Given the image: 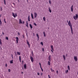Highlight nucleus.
Here are the masks:
<instances>
[{"mask_svg": "<svg viewBox=\"0 0 78 78\" xmlns=\"http://www.w3.org/2000/svg\"><path fill=\"white\" fill-rule=\"evenodd\" d=\"M66 56H67V54H66Z\"/></svg>", "mask_w": 78, "mask_h": 78, "instance_id": "obj_64", "label": "nucleus"}, {"mask_svg": "<svg viewBox=\"0 0 78 78\" xmlns=\"http://www.w3.org/2000/svg\"><path fill=\"white\" fill-rule=\"evenodd\" d=\"M19 22L20 23H22V20H21V19H20Z\"/></svg>", "mask_w": 78, "mask_h": 78, "instance_id": "obj_13", "label": "nucleus"}, {"mask_svg": "<svg viewBox=\"0 0 78 78\" xmlns=\"http://www.w3.org/2000/svg\"><path fill=\"white\" fill-rule=\"evenodd\" d=\"M4 2L5 5H6V1H5V0H4Z\"/></svg>", "mask_w": 78, "mask_h": 78, "instance_id": "obj_28", "label": "nucleus"}, {"mask_svg": "<svg viewBox=\"0 0 78 78\" xmlns=\"http://www.w3.org/2000/svg\"><path fill=\"white\" fill-rule=\"evenodd\" d=\"M7 66H8V65H7V64H5V67H7Z\"/></svg>", "mask_w": 78, "mask_h": 78, "instance_id": "obj_44", "label": "nucleus"}, {"mask_svg": "<svg viewBox=\"0 0 78 78\" xmlns=\"http://www.w3.org/2000/svg\"><path fill=\"white\" fill-rule=\"evenodd\" d=\"M18 35H19H19H20V33H19V32L18 33Z\"/></svg>", "mask_w": 78, "mask_h": 78, "instance_id": "obj_50", "label": "nucleus"}, {"mask_svg": "<svg viewBox=\"0 0 78 78\" xmlns=\"http://www.w3.org/2000/svg\"><path fill=\"white\" fill-rule=\"evenodd\" d=\"M4 21L5 23H6V19L5 18L4 19Z\"/></svg>", "mask_w": 78, "mask_h": 78, "instance_id": "obj_32", "label": "nucleus"}, {"mask_svg": "<svg viewBox=\"0 0 78 78\" xmlns=\"http://www.w3.org/2000/svg\"><path fill=\"white\" fill-rule=\"evenodd\" d=\"M41 71H42V72H43V69H41Z\"/></svg>", "mask_w": 78, "mask_h": 78, "instance_id": "obj_54", "label": "nucleus"}, {"mask_svg": "<svg viewBox=\"0 0 78 78\" xmlns=\"http://www.w3.org/2000/svg\"><path fill=\"white\" fill-rule=\"evenodd\" d=\"M27 25H26V27H27V28H28V21H27Z\"/></svg>", "mask_w": 78, "mask_h": 78, "instance_id": "obj_18", "label": "nucleus"}, {"mask_svg": "<svg viewBox=\"0 0 78 78\" xmlns=\"http://www.w3.org/2000/svg\"><path fill=\"white\" fill-rule=\"evenodd\" d=\"M11 55H12V57H13V55H12V54Z\"/></svg>", "mask_w": 78, "mask_h": 78, "instance_id": "obj_57", "label": "nucleus"}, {"mask_svg": "<svg viewBox=\"0 0 78 78\" xmlns=\"http://www.w3.org/2000/svg\"><path fill=\"white\" fill-rule=\"evenodd\" d=\"M63 58L64 59V60H66V57H65V56L64 55H63Z\"/></svg>", "mask_w": 78, "mask_h": 78, "instance_id": "obj_24", "label": "nucleus"}, {"mask_svg": "<svg viewBox=\"0 0 78 78\" xmlns=\"http://www.w3.org/2000/svg\"><path fill=\"white\" fill-rule=\"evenodd\" d=\"M68 25L70 27V28L72 27V24L71 23V22H70V20L69 21Z\"/></svg>", "mask_w": 78, "mask_h": 78, "instance_id": "obj_1", "label": "nucleus"}, {"mask_svg": "<svg viewBox=\"0 0 78 78\" xmlns=\"http://www.w3.org/2000/svg\"><path fill=\"white\" fill-rule=\"evenodd\" d=\"M39 65L41 66V63L39 62Z\"/></svg>", "mask_w": 78, "mask_h": 78, "instance_id": "obj_52", "label": "nucleus"}, {"mask_svg": "<svg viewBox=\"0 0 78 78\" xmlns=\"http://www.w3.org/2000/svg\"><path fill=\"white\" fill-rule=\"evenodd\" d=\"M75 17H76V19H77V18H78V14H76Z\"/></svg>", "mask_w": 78, "mask_h": 78, "instance_id": "obj_21", "label": "nucleus"}, {"mask_svg": "<svg viewBox=\"0 0 78 78\" xmlns=\"http://www.w3.org/2000/svg\"><path fill=\"white\" fill-rule=\"evenodd\" d=\"M48 77L49 78H51V77L49 75H48Z\"/></svg>", "mask_w": 78, "mask_h": 78, "instance_id": "obj_40", "label": "nucleus"}, {"mask_svg": "<svg viewBox=\"0 0 78 78\" xmlns=\"http://www.w3.org/2000/svg\"><path fill=\"white\" fill-rule=\"evenodd\" d=\"M17 55H20V52H17Z\"/></svg>", "mask_w": 78, "mask_h": 78, "instance_id": "obj_25", "label": "nucleus"}, {"mask_svg": "<svg viewBox=\"0 0 78 78\" xmlns=\"http://www.w3.org/2000/svg\"><path fill=\"white\" fill-rule=\"evenodd\" d=\"M12 15L14 17V18H16V17H17V14L16 13L15 14V16L14 15V13L12 12Z\"/></svg>", "mask_w": 78, "mask_h": 78, "instance_id": "obj_4", "label": "nucleus"}, {"mask_svg": "<svg viewBox=\"0 0 78 78\" xmlns=\"http://www.w3.org/2000/svg\"><path fill=\"white\" fill-rule=\"evenodd\" d=\"M24 23H25V22H24V21H23V24Z\"/></svg>", "mask_w": 78, "mask_h": 78, "instance_id": "obj_51", "label": "nucleus"}, {"mask_svg": "<svg viewBox=\"0 0 78 78\" xmlns=\"http://www.w3.org/2000/svg\"><path fill=\"white\" fill-rule=\"evenodd\" d=\"M0 25L1 26H2V21L0 19Z\"/></svg>", "mask_w": 78, "mask_h": 78, "instance_id": "obj_19", "label": "nucleus"}, {"mask_svg": "<svg viewBox=\"0 0 78 78\" xmlns=\"http://www.w3.org/2000/svg\"><path fill=\"white\" fill-rule=\"evenodd\" d=\"M34 18H36L37 17V13L36 12H34Z\"/></svg>", "mask_w": 78, "mask_h": 78, "instance_id": "obj_9", "label": "nucleus"}, {"mask_svg": "<svg viewBox=\"0 0 78 78\" xmlns=\"http://www.w3.org/2000/svg\"><path fill=\"white\" fill-rule=\"evenodd\" d=\"M27 42V45H28L29 46V48H30V43L28 42V40H26Z\"/></svg>", "mask_w": 78, "mask_h": 78, "instance_id": "obj_3", "label": "nucleus"}, {"mask_svg": "<svg viewBox=\"0 0 78 78\" xmlns=\"http://www.w3.org/2000/svg\"><path fill=\"white\" fill-rule=\"evenodd\" d=\"M29 25L30 28V29H32V28H33V26H32V25H31V24H30Z\"/></svg>", "mask_w": 78, "mask_h": 78, "instance_id": "obj_16", "label": "nucleus"}, {"mask_svg": "<svg viewBox=\"0 0 78 78\" xmlns=\"http://www.w3.org/2000/svg\"><path fill=\"white\" fill-rule=\"evenodd\" d=\"M43 34H44V37H46V35L45 34V33L44 31L43 32Z\"/></svg>", "mask_w": 78, "mask_h": 78, "instance_id": "obj_22", "label": "nucleus"}, {"mask_svg": "<svg viewBox=\"0 0 78 78\" xmlns=\"http://www.w3.org/2000/svg\"><path fill=\"white\" fill-rule=\"evenodd\" d=\"M6 40H8V37H6Z\"/></svg>", "mask_w": 78, "mask_h": 78, "instance_id": "obj_36", "label": "nucleus"}, {"mask_svg": "<svg viewBox=\"0 0 78 78\" xmlns=\"http://www.w3.org/2000/svg\"><path fill=\"white\" fill-rule=\"evenodd\" d=\"M19 57L20 61H21V57L20 56Z\"/></svg>", "mask_w": 78, "mask_h": 78, "instance_id": "obj_30", "label": "nucleus"}, {"mask_svg": "<svg viewBox=\"0 0 78 78\" xmlns=\"http://www.w3.org/2000/svg\"><path fill=\"white\" fill-rule=\"evenodd\" d=\"M51 55H50L48 57V59H51Z\"/></svg>", "mask_w": 78, "mask_h": 78, "instance_id": "obj_14", "label": "nucleus"}, {"mask_svg": "<svg viewBox=\"0 0 78 78\" xmlns=\"http://www.w3.org/2000/svg\"><path fill=\"white\" fill-rule=\"evenodd\" d=\"M69 72V71L68 70V69H67L65 71L66 73H68Z\"/></svg>", "mask_w": 78, "mask_h": 78, "instance_id": "obj_26", "label": "nucleus"}, {"mask_svg": "<svg viewBox=\"0 0 78 78\" xmlns=\"http://www.w3.org/2000/svg\"><path fill=\"white\" fill-rule=\"evenodd\" d=\"M2 34L3 35H4V33H3V32H2Z\"/></svg>", "mask_w": 78, "mask_h": 78, "instance_id": "obj_56", "label": "nucleus"}, {"mask_svg": "<svg viewBox=\"0 0 78 78\" xmlns=\"http://www.w3.org/2000/svg\"><path fill=\"white\" fill-rule=\"evenodd\" d=\"M31 16L33 19H34V17H33V14L31 13Z\"/></svg>", "mask_w": 78, "mask_h": 78, "instance_id": "obj_17", "label": "nucleus"}, {"mask_svg": "<svg viewBox=\"0 0 78 78\" xmlns=\"http://www.w3.org/2000/svg\"><path fill=\"white\" fill-rule=\"evenodd\" d=\"M71 31L72 34H73V30H72V27H70Z\"/></svg>", "mask_w": 78, "mask_h": 78, "instance_id": "obj_12", "label": "nucleus"}, {"mask_svg": "<svg viewBox=\"0 0 78 78\" xmlns=\"http://www.w3.org/2000/svg\"><path fill=\"white\" fill-rule=\"evenodd\" d=\"M36 36H37V37H39V35L38 34H37Z\"/></svg>", "mask_w": 78, "mask_h": 78, "instance_id": "obj_41", "label": "nucleus"}, {"mask_svg": "<svg viewBox=\"0 0 78 78\" xmlns=\"http://www.w3.org/2000/svg\"><path fill=\"white\" fill-rule=\"evenodd\" d=\"M30 59L31 60V62H34V59H33V58L32 57H31V56H30Z\"/></svg>", "mask_w": 78, "mask_h": 78, "instance_id": "obj_6", "label": "nucleus"}, {"mask_svg": "<svg viewBox=\"0 0 78 78\" xmlns=\"http://www.w3.org/2000/svg\"><path fill=\"white\" fill-rule=\"evenodd\" d=\"M8 71L9 72H11V69H8Z\"/></svg>", "mask_w": 78, "mask_h": 78, "instance_id": "obj_39", "label": "nucleus"}, {"mask_svg": "<svg viewBox=\"0 0 78 78\" xmlns=\"http://www.w3.org/2000/svg\"><path fill=\"white\" fill-rule=\"evenodd\" d=\"M49 11L50 12H51V10L50 9V7L49 8Z\"/></svg>", "mask_w": 78, "mask_h": 78, "instance_id": "obj_23", "label": "nucleus"}, {"mask_svg": "<svg viewBox=\"0 0 78 78\" xmlns=\"http://www.w3.org/2000/svg\"><path fill=\"white\" fill-rule=\"evenodd\" d=\"M42 51H44V48H42Z\"/></svg>", "mask_w": 78, "mask_h": 78, "instance_id": "obj_48", "label": "nucleus"}, {"mask_svg": "<svg viewBox=\"0 0 78 78\" xmlns=\"http://www.w3.org/2000/svg\"><path fill=\"white\" fill-rule=\"evenodd\" d=\"M51 70L52 72H53V69L52 68H51Z\"/></svg>", "mask_w": 78, "mask_h": 78, "instance_id": "obj_38", "label": "nucleus"}, {"mask_svg": "<svg viewBox=\"0 0 78 78\" xmlns=\"http://www.w3.org/2000/svg\"><path fill=\"white\" fill-rule=\"evenodd\" d=\"M41 44H42V46H43V45H44V44H43V42H41Z\"/></svg>", "mask_w": 78, "mask_h": 78, "instance_id": "obj_33", "label": "nucleus"}, {"mask_svg": "<svg viewBox=\"0 0 78 78\" xmlns=\"http://www.w3.org/2000/svg\"><path fill=\"white\" fill-rule=\"evenodd\" d=\"M10 64H12L13 63V60H11L10 61Z\"/></svg>", "mask_w": 78, "mask_h": 78, "instance_id": "obj_15", "label": "nucleus"}, {"mask_svg": "<svg viewBox=\"0 0 78 78\" xmlns=\"http://www.w3.org/2000/svg\"><path fill=\"white\" fill-rule=\"evenodd\" d=\"M56 73H57V74H58V70L56 71Z\"/></svg>", "mask_w": 78, "mask_h": 78, "instance_id": "obj_43", "label": "nucleus"}, {"mask_svg": "<svg viewBox=\"0 0 78 78\" xmlns=\"http://www.w3.org/2000/svg\"><path fill=\"white\" fill-rule=\"evenodd\" d=\"M37 75H39V73H37Z\"/></svg>", "mask_w": 78, "mask_h": 78, "instance_id": "obj_47", "label": "nucleus"}, {"mask_svg": "<svg viewBox=\"0 0 78 78\" xmlns=\"http://www.w3.org/2000/svg\"><path fill=\"white\" fill-rule=\"evenodd\" d=\"M33 36H35V33H33Z\"/></svg>", "mask_w": 78, "mask_h": 78, "instance_id": "obj_42", "label": "nucleus"}, {"mask_svg": "<svg viewBox=\"0 0 78 78\" xmlns=\"http://www.w3.org/2000/svg\"><path fill=\"white\" fill-rule=\"evenodd\" d=\"M34 25H35V26H36V27H37V24L35 23H34Z\"/></svg>", "mask_w": 78, "mask_h": 78, "instance_id": "obj_37", "label": "nucleus"}, {"mask_svg": "<svg viewBox=\"0 0 78 78\" xmlns=\"http://www.w3.org/2000/svg\"><path fill=\"white\" fill-rule=\"evenodd\" d=\"M49 2L50 5H51V1L49 0Z\"/></svg>", "mask_w": 78, "mask_h": 78, "instance_id": "obj_29", "label": "nucleus"}, {"mask_svg": "<svg viewBox=\"0 0 78 78\" xmlns=\"http://www.w3.org/2000/svg\"><path fill=\"white\" fill-rule=\"evenodd\" d=\"M12 4H13V5H15V3H14L13 2V3H12Z\"/></svg>", "mask_w": 78, "mask_h": 78, "instance_id": "obj_58", "label": "nucleus"}, {"mask_svg": "<svg viewBox=\"0 0 78 78\" xmlns=\"http://www.w3.org/2000/svg\"><path fill=\"white\" fill-rule=\"evenodd\" d=\"M68 68L69 70H70V66H68Z\"/></svg>", "mask_w": 78, "mask_h": 78, "instance_id": "obj_27", "label": "nucleus"}, {"mask_svg": "<svg viewBox=\"0 0 78 78\" xmlns=\"http://www.w3.org/2000/svg\"><path fill=\"white\" fill-rule=\"evenodd\" d=\"M15 55H16V56H17V54H16Z\"/></svg>", "mask_w": 78, "mask_h": 78, "instance_id": "obj_60", "label": "nucleus"}, {"mask_svg": "<svg viewBox=\"0 0 78 78\" xmlns=\"http://www.w3.org/2000/svg\"><path fill=\"white\" fill-rule=\"evenodd\" d=\"M37 39H39V37H37Z\"/></svg>", "mask_w": 78, "mask_h": 78, "instance_id": "obj_61", "label": "nucleus"}, {"mask_svg": "<svg viewBox=\"0 0 78 78\" xmlns=\"http://www.w3.org/2000/svg\"><path fill=\"white\" fill-rule=\"evenodd\" d=\"M1 11H2V10H3V9H2V7H1Z\"/></svg>", "mask_w": 78, "mask_h": 78, "instance_id": "obj_46", "label": "nucleus"}, {"mask_svg": "<svg viewBox=\"0 0 78 78\" xmlns=\"http://www.w3.org/2000/svg\"><path fill=\"white\" fill-rule=\"evenodd\" d=\"M16 44H18L19 42V38L18 37H16Z\"/></svg>", "mask_w": 78, "mask_h": 78, "instance_id": "obj_5", "label": "nucleus"}, {"mask_svg": "<svg viewBox=\"0 0 78 78\" xmlns=\"http://www.w3.org/2000/svg\"><path fill=\"white\" fill-rule=\"evenodd\" d=\"M22 36H23V39L24 38V34H23Z\"/></svg>", "mask_w": 78, "mask_h": 78, "instance_id": "obj_45", "label": "nucleus"}, {"mask_svg": "<svg viewBox=\"0 0 78 78\" xmlns=\"http://www.w3.org/2000/svg\"><path fill=\"white\" fill-rule=\"evenodd\" d=\"M73 5H72L71 8V12H73Z\"/></svg>", "mask_w": 78, "mask_h": 78, "instance_id": "obj_7", "label": "nucleus"}, {"mask_svg": "<svg viewBox=\"0 0 78 78\" xmlns=\"http://www.w3.org/2000/svg\"><path fill=\"white\" fill-rule=\"evenodd\" d=\"M28 21L29 22L30 21V15H29L28 17Z\"/></svg>", "mask_w": 78, "mask_h": 78, "instance_id": "obj_11", "label": "nucleus"}, {"mask_svg": "<svg viewBox=\"0 0 78 78\" xmlns=\"http://www.w3.org/2000/svg\"><path fill=\"white\" fill-rule=\"evenodd\" d=\"M43 20L44 21H45L46 20H45V17H43Z\"/></svg>", "mask_w": 78, "mask_h": 78, "instance_id": "obj_34", "label": "nucleus"}, {"mask_svg": "<svg viewBox=\"0 0 78 78\" xmlns=\"http://www.w3.org/2000/svg\"><path fill=\"white\" fill-rule=\"evenodd\" d=\"M48 64L49 66H50V62L49 61H48Z\"/></svg>", "mask_w": 78, "mask_h": 78, "instance_id": "obj_31", "label": "nucleus"}, {"mask_svg": "<svg viewBox=\"0 0 78 78\" xmlns=\"http://www.w3.org/2000/svg\"><path fill=\"white\" fill-rule=\"evenodd\" d=\"M51 51H52V53H53V51H54V48L52 45L51 46Z\"/></svg>", "mask_w": 78, "mask_h": 78, "instance_id": "obj_2", "label": "nucleus"}, {"mask_svg": "<svg viewBox=\"0 0 78 78\" xmlns=\"http://www.w3.org/2000/svg\"><path fill=\"white\" fill-rule=\"evenodd\" d=\"M2 39H0V44L1 45H2Z\"/></svg>", "mask_w": 78, "mask_h": 78, "instance_id": "obj_20", "label": "nucleus"}, {"mask_svg": "<svg viewBox=\"0 0 78 78\" xmlns=\"http://www.w3.org/2000/svg\"><path fill=\"white\" fill-rule=\"evenodd\" d=\"M74 59L76 61H77L78 60V59L77 58V57L76 56H75L74 57Z\"/></svg>", "mask_w": 78, "mask_h": 78, "instance_id": "obj_8", "label": "nucleus"}, {"mask_svg": "<svg viewBox=\"0 0 78 78\" xmlns=\"http://www.w3.org/2000/svg\"><path fill=\"white\" fill-rule=\"evenodd\" d=\"M40 67H41V69H42V67H41V66H40Z\"/></svg>", "mask_w": 78, "mask_h": 78, "instance_id": "obj_55", "label": "nucleus"}, {"mask_svg": "<svg viewBox=\"0 0 78 78\" xmlns=\"http://www.w3.org/2000/svg\"><path fill=\"white\" fill-rule=\"evenodd\" d=\"M51 59H48V60H49V62H51Z\"/></svg>", "mask_w": 78, "mask_h": 78, "instance_id": "obj_49", "label": "nucleus"}, {"mask_svg": "<svg viewBox=\"0 0 78 78\" xmlns=\"http://www.w3.org/2000/svg\"><path fill=\"white\" fill-rule=\"evenodd\" d=\"M24 67L25 69H27V64H24Z\"/></svg>", "mask_w": 78, "mask_h": 78, "instance_id": "obj_10", "label": "nucleus"}, {"mask_svg": "<svg viewBox=\"0 0 78 78\" xmlns=\"http://www.w3.org/2000/svg\"><path fill=\"white\" fill-rule=\"evenodd\" d=\"M22 73H23V72H21V74H22Z\"/></svg>", "mask_w": 78, "mask_h": 78, "instance_id": "obj_63", "label": "nucleus"}, {"mask_svg": "<svg viewBox=\"0 0 78 78\" xmlns=\"http://www.w3.org/2000/svg\"><path fill=\"white\" fill-rule=\"evenodd\" d=\"M32 55H33V51L32 52Z\"/></svg>", "mask_w": 78, "mask_h": 78, "instance_id": "obj_62", "label": "nucleus"}, {"mask_svg": "<svg viewBox=\"0 0 78 78\" xmlns=\"http://www.w3.org/2000/svg\"><path fill=\"white\" fill-rule=\"evenodd\" d=\"M41 76H42V73H41Z\"/></svg>", "mask_w": 78, "mask_h": 78, "instance_id": "obj_53", "label": "nucleus"}, {"mask_svg": "<svg viewBox=\"0 0 78 78\" xmlns=\"http://www.w3.org/2000/svg\"><path fill=\"white\" fill-rule=\"evenodd\" d=\"M18 2L20 3V1H19V0H18Z\"/></svg>", "mask_w": 78, "mask_h": 78, "instance_id": "obj_59", "label": "nucleus"}, {"mask_svg": "<svg viewBox=\"0 0 78 78\" xmlns=\"http://www.w3.org/2000/svg\"><path fill=\"white\" fill-rule=\"evenodd\" d=\"M73 17L74 19H75V20H76V18H75V16H73Z\"/></svg>", "mask_w": 78, "mask_h": 78, "instance_id": "obj_35", "label": "nucleus"}]
</instances>
